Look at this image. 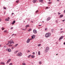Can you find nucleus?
<instances>
[{"label":"nucleus","mask_w":65,"mask_h":65,"mask_svg":"<svg viewBox=\"0 0 65 65\" xmlns=\"http://www.w3.org/2000/svg\"><path fill=\"white\" fill-rule=\"evenodd\" d=\"M50 36H51V33H46L45 35V36L46 38L49 37Z\"/></svg>","instance_id":"obj_1"},{"label":"nucleus","mask_w":65,"mask_h":65,"mask_svg":"<svg viewBox=\"0 0 65 65\" xmlns=\"http://www.w3.org/2000/svg\"><path fill=\"white\" fill-rule=\"evenodd\" d=\"M45 53H47V52H48V51L49 50H50V48H49V47H46L45 48Z\"/></svg>","instance_id":"obj_2"},{"label":"nucleus","mask_w":65,"mask_h":65,"mask_svg":"<svg viewBox=\"0 0 65 65\" xmlns=\"http://www.w3.org/2000/svg\"><path fill=\"white\" fill-rule=\"evenodd\" d=\"M8 43H9L10 44H12V43H14V42H13V41L12 40H11L10 41H9Z\"/></svg>","instance_id":"obj_3"},{"label":"nucleus","mask_w":65,"mask_h":65,"mask_svg":"<svg viewBox=\"0 0 65 65\" xmlns=\"http://www.w3.org/2000/svg\"><path fill=\"white\" fill-rule=\"evenodd\" d=\"M18 56L20 57V56H22V53L21 52H19L18 53Z\"/></svg>","instance_id":"obj_4"},{"label":"nucleus","mask_w":65,"mask_h":65,"mask_svg":"<svg viewBox=\"0 0 65 65\" xmlns=\"http://www.w3.org/2000/svg\"><path fill=\"white\" fill-rule=\"evenodd\" d=\"M63 36H62L61 37H60L59 39V41H60L61 39H63Z\"/></svg>","instance_id":"obj_5"},{"label":"nucleus","mask_w":65,"mask_h":65,"mask_svg":"<svg viewBox=\"0 0 65 65\" xmlns=\"http://www.w3.org/2000/svg\"><path fill=\"white\" fill-rule=\"evenodd\" d=\"M33 32L34 33H35V34H36V33H37V30H35V29L34 30H33Z\"/></svg>","instance_id":"obj_6"},{"label":"nucleus","mask_w":65,"mask_h":65,"mask_svg":"<svg viewBox=\"0 0 65 65\" xmlns=\"http://www.w3.org/2000/svg\"><path fill=\"white\" fill-rule=\"evenodd\" d=\"M31 37L32 39H34V38H35V35H34L31 36Z\"/></svg>","instance_id":"obj_7"},{"label":"nucleus","mask_w":65,"mask_h":65,"mask_svg":"<svg viewBox=\"0 0 65 65\" xmlns=\"http://www.w3.org/2000/svg\"><path fill=\"white\" fill-rule=\"evenodd\" d=\"M49 20H50V17H48L46 21H48Z\"/></svg>","instance_id":"obj_8"},{"label":"nucleus","mask_w":65,"mask_h":65,"mask_svg":"<svg viewBox=\"0 0 65 65\" xmlns=\"http://www.w3.org/2000/svg\"><path fill=\"white\" fill-rule=\"evenodd\" d=\"M27 43H29L30 42V39L28 38L27 41Z\"/></svg>","instance_id":"obj_9"},{"label":"nucleus","mask_w":65,"mask_h":65,"mask_svg":"<svg viewBox=\"0 0 65 65\" xmlns=\"http://www.w3.org/2000/svg\"><path fill=\"white\" fill-rule=\"evenodd\" d=\"M15 23V21L14 20L13 22L12 23V24L13 25L14 24V23Z\"/></svg>","instance_id":"obj_10"},{"label":"nucleus","mask_w":65,"mask_h":65,"mask_svg":"<svg viewBox=\"0 0 65 65\" xmlns=\"http://www.w3.org/2000/svg\"><path fill=\"white\" fill-rule=\"evenodd\" d=\"M10 61H11V59H9L7 61V64Z\"/></svg>","instance_id":"obj_11"},{"label":"nucleus","mask_w":65,"mask_h":65,"mask_svg":"<svg viewBox=\"0 0 65 65\" xmlns=\"http://www.w3.org/2000/svg\"><path fill=\"white\" fill-rule=\"evenodd\" d=\"M11 52V49L10 48H9V50H8V52Z\"/></svg>","instance_id":"obj_12"},{"label":"nucleus","mask_w":65,"mask_h":65,"mask_svg":"<svg viewBox=\"0 0 65 65\" xmlns=\"http://www.w3.org/2000/svg\"><path fill=\"white\" fill-rule=\"evenodd\" d=\"M36 1H37V0H34L33 1V2L34 3H36Z\"/></svg>","instance_id":"obj_13"},{"label":"nucleus","mask_w":65,"mask_h":65,"mask_svg":"<svg viewBox=\"0 0 65 65\" xmlns=\"http://www.w3.org/2000/svg\"><path fill=\"white\" fill-rule=\"evenodd\" d=\"M1 64H3V65H4V64H5L4 63V62H1Z\"/></svg>","instance_id":"obj_14"},{"label":"nucleus","mask_w":65,"mask_h":65,"mask_svg":"<svg viewBox=\"0 0 65 65\" xmlns=\"http://www.w3.org/2000/svg\"><path fill=\"white\" fill-rule=\"evenodd\" d=\"M38 54L39 55H40V51H39L38 52Z\"/></svg>","instance_id":"obj_15"},{"label":"nucleus","mask_w":65,"mask_h":65,"mask_svg":"<svg viewBox=\"0 0 65 65\" xmlns=\"http://www.w3.org/2000/svg\"><path fill=\"white\" fill-rule=\"evenodd\" d=\"M5 21H9V20L8 19H6L5 20Z\"/></svg>","instance_id":"obj_16"},{"label":"nucleus","mask_w":65,"mask_h":65,"mask_svg":"<svg viewBox=\"0 0 65 65\" xmlns=\"http://www.w3.org/2000/svg\"><path fill=\"white\" fill-rule=\"evenodd\" d=\"M60 18H62L63 17V15H60Z\"/></svg>","instance_id":"obj_17"},{"label":"nucleus","mask_w":65,"mask_h":65,"mask_svg":"<svg viewBox=\"0 0 65 65\" xmlns=\"http://www.w3.org/2000/svg\"><path fill=\"white\" fill-rule=\"evenodd\" d=\"M31 58H34V55H32L31 56Z\"/></svg>","instance_id":"obj_18"},{"label":"nucleus","mask_w":65,"mask_h":65,"mask_svg":"<svg viewBox=\"0 0 65 65\" xmlns=\"http://www.w3.org/2000/svg\"><path fill=\"white\" fill-rule=\"evenodd\" d=\"M22 65H26V63H23L22 64Z\"/></svg>","instance_id":"obj_19"},{"label":"nucleus","mask_w":65,"mask_h":65,"mask_svg":"<svg viewBox=\"0 0 65 65\" xmlns=\"http://www.w3.org/2000/svg\"><path fill=\"white\" fill-rule=\"evenodd\" d=\"M18 45V44H17L16 45H15V47H16V46H17Z\"/></svg>","instance_id":"obj_20"},{"label":"nucleus","mask_w":65,"mask_h":65,"mask_svg":"<svg viewBox=\"0 0 65 65\" xmlns=\"http://www.w3.org/2000/svg\"><path fill=\"white\" fill-rule=\"evenodd\" d=\"M31 56V55H30L29 56H28V58H30V57Z\"/></svg>","instance_id":"obj_21"},{"label":"nucleus","mask_w":65,"mask_h":65,"mask_svg":"<svg viewBox=\"0 0 65 65\" xmlns=\"http://www.w3.org/2000/svg\"><path fill=\"white\" fill-rule=\"evenodd\" d=\"M26 27H29V25H27L25 26Z\"/></svg>","instance_id":"obj_22"},{"label":"nucleus","mask_w":65,"mask_h":65,"mask_svg":"<svg viewBox=\"0 0 65 65\" xmlns=\"http://www.w3.org/2000/svg\"><path fill=\"white\" fill-rule=\"evenodd\" d=\"M51 31L52 32H53L54 31V29H51Z\"/></svg>","instance_id":"obj_23"},{"label":"nucleus","mask_w":65,"mask_h":65,"mask_svg":"<svg viewBox=\"0 0 65 65\" xmlns=\"http://www.w3.org/2000/svg\"><path fill=\"white\" fill-rule=\"evenodd\" d=\"M42 1H43V0H40V2H42Z\"/></svg>","instance_id":"obj_24"},{"label":"nucleus","mask_w":65,"mask_h":65,"mask_svg":"<svg viewBox=\"0 0 65 65\" xmlns=\"http://www.w3.org/2000/svg\"><path fill=\"white\" fill-rule=\"evenodd\" d=\"M10 45H9V46H12V45H10Z\"/></svg>","instance_id":"obj_25"},{"label":"nucleus","mask_w":65,"mask_h":65,"mask_svg":"<svg viewBox=\"0 0 65 65\" xmlns=\"http://www.w3.org/2000/svg\"><path fill=\"white\" fill-rule=\"evenodd\" d=\"M5 29L4 28H3V27H2V30H4Z\"/></svg>","instance_id":"obj_26"},{"label":"nucleus","mask_w":65,"mask_h":65,"mask_svg":"<svg viewBox=\"0 0 65 65\" xmlns=\"http://www.w3.org/2000/svg\"><path fill=\"white\" fill-rule=\"evenodd\" d=\"M31 30V29H29L28 30V31H30Z\"/></svg>","instance_id":"obj_27"},{"label":"nucleus","mask_w":65,"mask_h":65,"mask_svg":"<svg viewBox=\"0 0 65 65\" xmlns=\"http://www.w3.org/2000/svg\"><path fill=\"white\" fill-rule=\"evenodd\" d=\"M48 4H51L52 3L51 2H49L48 3Z\"/></svg>","instance_id":"obj_28"},{"label":"nucleus","mask_w":65,"mask_h":65,"mask_svg":"<svg viewBox=\"0 0 65 65\" xmlns=\"http://www.w3.org/2000/svg\"><path fill=\"white\" fill-rule=\"evenodd\" d=\"M38 46H40V45H41L40 44H38Z\"/></svg>","instance_id":"obj_29"},{"label":"nucleus","mask_w":65,"mask_h":65,"mask_svg":"<svg viewBox=\"0 0 65 65\" xmlns=\"http://www.w3.org/2000/svg\"><path fill=\"white\" fill-rule=\"evenodd\" d=\"M39 63L40 64H41V61H40L39 62Z\"/></svg>","instance_id":"obj_30"},{"label":"nucleus","mask_w":65,"mask_h":65,"mask_svg":"<svg viewBox=\"0 0 65 65\" xmlns=\"http://www.w3.org/2000/svg\"><path fill=\"white\" fill-rule=\"evenodd\" d=\"M7 32V30H5L4 31V32Z\"/></svg>","instance_id":"obj_31"},{"label":"nucleus","mask_w":65,"mask_h":65,"mask_svg":"<svg viewBox=\"0 0 65 65\" xmlns=\"http://www.w3.org/2000/svg\"><path fill=\"white\" fill-rule=\"evenodd\" d=\"M10 29L11 30H12V29H13V27H11V28H10Z\"/></svg>","instance_id":"obj_32"},{"label":"nucleus","mask_w":65,"mask_h":65,"mask_svg":"<svg viewBox=\"0 0 65 65\" xmlns=\"http://www.w3.org/2000/svg\"><path fill=\"white\" fill-rule=\"evenodd\" d=\"M16 2L17 3H18L19 2V1H17Z\"/></svg>","instance_id":"obj_33"},{"label":"nucleus","mask_w":65,"mask_h":65,"mask_svg":"<svg viewBox=\"0 0 65 65\" xmlns=\"http://www.w3.org/2000/svg\"><path fill=\"white\" fill-rule=\"evenodd\" d=\"M12 63H11L9 64V65H12Z\"/></svg>","instance_id":"obj_34"},{"label":"nucleus","mask_w":65,"mask_h":65,"mask_svg":"<svg viewBox=\"0 0 65 65\" xmlns=\"http://www.w3.org/2000/svg\"><path fill=\"white\" fill-rule=\"evenodd\" d=\"M47 28H45V31H46V30H47Z\"/></svg>","instance_id":"obj_35"},{"label":"nucleus","mask_w":65,"mask_h":65,"mask_svg":"<svg viewBox=\"0 0 65 65\" xmlns=\"http://www.w3.org/2000/svg\"><path fill=\"white\" fill-rule=\"evenodd\" d=\"M17 52H16V51H15L14 52V54H17Z\"/></svg>","instance_id":"obj_36"},{"label":"nucleus","mask_w":65,"mask_h":65,"mask_svg":"<svg viewBox=\"0 0 65 65\" xmlns=\"http://www.w3.org/2000/svg\"><path fill=\"white\" fill-rule=\"evenodd\" d=\"M38 12V10H37V11H36V13H37V12Z\"/></svg>","instance_id":"obj_37"},{"label":"nucleus","mask_w":65,"mask_h":65,"mask_svg":"<svg viewBox=\"0 0 65 65\" xmlns=\"http://www.w3.org/2000/svg\"><path fill=\"white\" fill-rule=\"evenodd\" d=\"M63 31L60 32V33H63Z\"/></svg>","instance_id":"obj_38"},{"label":"nucleus","mask_w":65,"mask_h":65,"mask_svg":"<svg viewBox=\"0 0 65 65\" xmlns=\"http://www.w3.org/2000/svg\"><path fill=\"white\" fill-rule=\"evenodd\" d=\"M58 14H61V13H60L59 12H58Z\"/></svg>","instance_id":"obj_39"},{"label":"nucleus","mask_w":65,"mask_h":65,"mask_svg":"<svg viewBox=\"0 0 65 65\" xmlns=\"http://www.w3.org/2000/svg\"><path fill=\"white\" fill-rule=\"evenodd\" d=\"M9 49H7L6 50V51H8V50H9Z\"/></svg>","instance_id":"obj_40"},{"label":"nucleus","mask_w":65,"mask_h":65,"mask_svg":"<svg viewBox=\"0 0 65 65\" xmlns=\"http://www.w3.org/2000/svg\"><path fill=\"white\" fill-rule=\"evenodd\" d=\"M22 30H24V31H25V30H26V29H22Z\"/></svg>","instance_id":"obj_41"},{"label":"nucleus","mask_w":65,"mask_h":65,"mask_svg":"<svg viewBox=\"0 0 65 65\" xmlns=\"http://www.w3.org/2000/svg\"><path fill=\"white\" fill-rule=\"evenodd\" d=\"M4 9H6V8L5 7H4Z\"/></svg>","instance_id":"obj_42"},{"label":"nucleus","mask_w":65,"mask_h":65,"mask_svg":"<svg viewBox=\"0 0 65 65\" xmlns=\"http://www.w3.org/2000/svg\"><path fill=\"white\" fill-rule=\"evenodd\" d=\"M33 55H34L35 54V52H33L32 53Z\"/></svg>","instance_id":"obj_43"},{"label":"nucleus","mask_w":65,"mask_h":65,"mask_svg":"<svg viewBox=\"0 0 65 65\" xmlns=\"http://www.w3.org/2000/svg\"><path fill=\"white\" fill-rule=\"evenodd\" d=\"M27 52H28V53H29V52H30V51H29V50Z\"/></svg>","instance_id":"obj_44"},{"label":"nucleus","mask_w":65,"mask_h":65,"mask_svg":"<svg viewBox=\"0 0 65 65\" xmlns=\"http://www.w3.org/2000/svg\"><path fill=\"white\" fill-rule=\"evenodd\" d=\"M11 49H12V50H13V47H12Z\"/></svg>","instance_id":"obj_45"},{"label":"nucleus","mask_w":65,"mask_h":65,"mask_svg":"<svg viewBox=\"0 0 65 65\" xmlns=\"http://www.w3.org/2000/svg\"><path fill=\"white\" fill-rule=\"evenodd\" d=\"M16 52H17H17H19V51H18V50L16 51Z\"/></svg>","instance_id":"obj_46"},{"label":"nucleus","mask_w":65,"mask_h":65,"mask_svg":"<svg viewBox=\"0 0 65 65\" xmlns=\"http://www.w3.org/2000/svg\"><path fill=\"white\" fill-rule=\"evenodd\" d=\"M64 21H65V20H62V22H64Z\"/></svg>","instance_id":"obj_47"},{"label":"nucleus","mask_w":65,"mask_h":65,"mask_svg":"<svg viewBox=\"0 0 65 65\" xmlns=\"http://www.w3.org/2000/svg\"><path fill=\"white\" fill-rule=\"evenodd\" d=\"M13 14H14L13 13H12L11 14L12 15H13Z\"/></svg>","instance_id":"obj_48"},{"label":"nucleus","mask_w":65,"mask_h":65,"mask_svg":"<svg viewBox=\"0 0 65 65\" xmlns=\"http://www.w3.org/2000/svg\"><path fill=\"white\" fill-rule=\"evenodd\" d=\"M14 34H12V36H13V35H14Z\"/></svg>","instance_id":"obj_49"},{"label":"nucleus","mask_w":65,"mask_h":65,"mask_svg":"<svg viewBox=\"0 0 65 65\" xmlns=\"http://www.w3.org/2000/svg\"><path fill=\"white\" fill-rule=\"evenodd\" d=\"M31 23H33V22L32 21H31Z\"/></svg>","instance_id":"obj_50"},{"label":"nucleus","mask_w":65,"mask_h":65,"mask_svg":"<svg viewBox=\"0 0 65 65\" xmlns=\"http://www.w3.org/2000/svg\"><path fill=\"white\" fill-rule=\"evenodd\" d=\"M63 44H64V45H65V42H64L63 43Z\"/></svg>","instance_id":"obj_51"},{"label":"nucleus","mask_w":65,"mask_h":65,"mask_svg":"<svg viewBox=\"0 0 65 65\" xmlns=\"http://www.w3.org/2000/svg\"><path fill=\"white\" fill-rule=\"evenodd\" d=\"M1 19L0 18V22H1Z\"/></svg>","instance_id":"obj_52"},{"label":"nucleus","mask_w":65,"mask_h":65,"mask_svg":"<svg viewBox=\"0 0 65 65\" xmlns=\"http://www.w3.org/2000/svg\"><path fill=\"white\" fill-rule=\"evenodd\" d=\"M41 25H39V26H41Z\"/></svg>","instance_id":"obj_53"},{"label":"nucleus","mask_w":65,"mask_h":65,"mask_svg":"<svg viewBox=\"0 0 65 65\" xmlns=\"http://www.w3.org/2000/svg\"><path fill=\"white\" fill-rule=\"evenodd\" d=\"M57 20H56V23H57Z\"/></svg>","instance_id":"obj_54"},{"label":"nucleus","mask_w":65,"mask_h":65,"mask_svg":"<svg viewBox=\"0 0 65 65\" xmlns=\"http://www.w3.org/2000/svg\"><path fill=\"white\" fill-rule=\"evenodd\" d=\"M46 8L47 9V8H48V7H46Z\"/></svg>","instance_id":"obj_55"},{"label":"nucleus","mask_w":65,"mask_h":65,"mask_svg":"<svg viewBox=\"0 0 65 65\" xmlns=\"http://www.w3.org/2000/svg\"><path fill=\"white\" fill-rule=\"evenodd\" d=\"M9 43H8L7 44V45H8L9 44Z\"/></svg>","instance_id":"obj_56"},{"label":"nucleus","mask_w":65,"mask_h":65,"mask_svg":"<svg viewBox=\"0 0 65 65\" xmlns=\"http://www.w3.org/2000/svg\"><path fill=\"white\" fill-rule=\"evenodd\" d=\"M59 0H57V1L58 2V1H59Z\"/></svg>","instance_id":"obj_57"},{"label":"nucleus","mask_w":65,"mask_h":65,"mask_svg":"<svg viewBox=\"0 0 65 65\" xmlns=\"http://www.w3.org/2000/svg\"><path fill=\"white\" fill-rule=\"evenodd\" d=\"M28 21H30V19H28Z\"/></svg>","instance_id":"obj_58"},{"label":"nucleus","mask_w":65,"mask_h":65,"mask_svg":"<svg viewBox=\"0 0 65 65\" xmlns=\"http://www.w3.org/2000/svg\"><path fill=\"white\" fill-rule=\"evenodd\" d=\"M8 19H9V17H8Z\"/></svg>","instance_id":"obj_59"},{"label":"nucleus","mask_w":65,"mask_h":65,"mask_svg":"<svg viewBox=\"0 0 65 65\" xmlns=\"http://www.w3.org/2000/svg\"><path fill=\"white\" fill-rule=\"evenodd\" d=\"M1 45H0V47H1Z\"/></svg>","instance_id":"obj_60"},{"label":"nucleus","mask_w":65,"mask_h":65,"mask_svg":"<svg viewBox=\"0 0 65 65\" xmlns=\"http://www.w3.org/2000/svg\"><path fill=\"white\" fill-rule=\"evenodd\" d=\"M15 35V36H16V34H15V35Z\"/></svg>","instance_id":"obj_61"},{"label":"nucleus","mask_w":65,"mask_h":65,"mask_svg":"<svg viewBox=\"0 0 65 65\" xmlns=\"http://www.w3.org/2000/svg\"><path fill=\"white\" fill-rule=\"evenodd\" d=\"M42 23H44V21H42Z\"/></svg>","instance_id":"obj_62"},{"label":"nucleus","mask_w":65,"mask_h":65,"mask_svg":"<svg viewBox=\"0 0 65 65\" xmlns=\"http://www.w3.org/2000/svg\"><path fill=\"white\" fill-rule=\"evenodd\" d=\"M61 30H63V29L62 28H61Z\"/></svg>","instance_id":"obj_63"},{"label":"nucleus","mask_w":65,"mask_h":65,"mask_svg":"<svg viewBox=\"0 0 65 65\" xmlns=\"http://www.w3.org/2000/svg\"><path fill=\"white\" fill-rule=\"evenodd\" d=\"M51 0H48V1H51Z\"/></svg>","instance_id":"obj_64"}]
</instances>
